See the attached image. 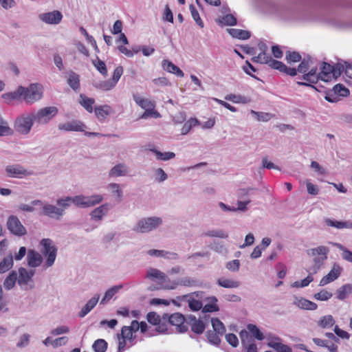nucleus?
<instances>
[{"instance_id": "1", "label": "nucleus", "mask_w": 352, "mask_h": 352, "mask_svg": "<svg viewBox=\"0 0 352 352\" xmlns=\"http://www.w3.org/2000/svg\"><path fill=\"white\" fill-rule=\"evenodd\" d=\"M344 72V66L342 64L337 63L331 65L329 63L323 62L321 72L317 74V68H311L307 74L302 76V79L305 82H297V84L302 86H308L314 88L313 84L318 82L320 79L324 82H329L333 79H337Z\"/></svg>"}, {"instance_id": "19", "label": "nucleus", "mask_w": 352, "mask_h": 352, "mask_svg": "<svg viewBox=\"0 0 352 352\" xmlns=\"http://www.w3.org/2000/svg\"><path fill=\"white\" fill-rule=\"evenodd\" d=\"M6 171L8 176L10 177L22 178L30 175L27 170L19 165L8 166L6 168Z\"/></svg>"}, {"instance_id": "51", "label": "nucleus", "mask_w": 352, "mask_h": 352, "mask_svg": "<svg viewBox=\"0 0 352 352\" xmlns=\"http://www.w3.org/2000/svg\"><path fill=\"white\" fill-rule=\"evenodd\" d=\"M93 64L97 70L104 76L107 75V68L104 61L97 58L96 60H93Z\"/></svg>"}, {"instance_id": "45", "label": "nucleus", "mask_w": 352, "mask_h": 352, "mask_svg": "<svg viewBox=\"0 0 352 352\" xmlns=\"http://www.w3.org/2000/svg\"><path fill=\"white\" fill-rule=\"evenodd\" d=\"M334 323L335 320L331 315L324 316L318 321V325L324 329L333 327Z\"/></svg>"}, {"instance_id": "7", "label": "nucleus", "mask_w": 352, "mask_h": 352, "mask_svg": "<svg viewBox=\"0 0 352 352\" xmlns=\"http://www.w3.org/2000/svg\"><path fill=\"white\" fill-rule=\"evenodd\" d=\"M34 122L32 113L17 118L14 123V129L18 133L26 135L30 131Z\"/></svg>"}, {"instance_id": "29", "label": "nucleus", "mask_w": 352, "mask_h": 352, "mask_svg": "<svg viewBox=\"0 0 352 352\" xmlns=\"http://www.w3.org/2000/svg\"><path fill=\"white\" fill-rule=\"evenodd\" d=\"M94 111L98 120H104L112 112V109L110 106L104 104L96 107Z\"/></svg>"}, {"instance_id": "41", "label": "nucleus", "mask_w": 352, "mask_h": 352, "mask_svg": "<svg viewBox=\"0 0 352 352\" xmlns=\"http://www.w3.org/2000/svg\"><path fill=\"white\" fill-rule=\"evenodd\" d=\"M17 279V274L15 272H12L5 279L3 286L6 289H11L14 287Z\"/></svg>"}, {"instance_id": "11", "label": "nucleus", "mask_w": 352, "mask_h": 352, "mask_svg": "<svg viewBox=\"0 0 352 352\" xmlns=\"http://www.w3.org/2000/svg\"><path fill=\"white\" fill-rule=\"evenodd\" d=\"M7 227L12 234L18 236H23L27 233L25 228L16 216H10L8 218Z\"/></svg>"}, {"instance_id": "22", "label": "nucleus", "mask_w": 352, "mask_h": 352, "mask_svg": "<svg viewBox=\"0 0 352 352\" xmlns=\"http://www.w3.org/2000/svg\"><path fill=\"white\" fill-rule=\"evenodd\" d=\"M162 66L164 70L169 73L174 74L178 77L182 78L184 76L183 71L168 60H164L162 63Z\"/></svg>"}, {"instance_id": "47", "label": "nucleus", "mask_w": 352, "mask_h": 352, "mask_svg": "<svg viewBox=\"0 0 352 352\" xmlns=\"http://www.w3.org/2000/svg\"><path fill=\"white\" fill-rule=\"evenodd\" d=\"M213 331L223 335L225 333L226 329L223 322L217 318H214L211 320Z\"/></svg>"}, {"instance_id": "50", "label": "nucleus", "mask_w": 352, "mask_h": 352, "mask_svg": "<svg viewBox=\"0 0 352 352\" xmlns=\"http://www.w3.org/2000/svg\"><path fill=\"white\" fill-rule=\"evenodd\" d=\"M92 346L96 352H105L107 349V342L103 339H98Z\"/></svg>"}, {"instance_id": "13", "label": "nucleus", "mask_w": 352, "mask_h": 352, "mask_svg": "<svg viewBox=\"0 0 352 352\" xmlns=\"http://www.w3.org/2000/svg\"><path fill=\"white\" fill-rule=\"evenodd\" d=\"M195 297H198L199 294L197 292L192 293L190 294L184 295L181 297H179V300L186 301L188 302L189 308L194 311H199L202 309L203 305L202 302L196 299Z\"/></svg>"}, {"instance_id": "8", "label": "nucleus", "mask_w": 352, "mask_h": 352, "mask_svg": "<svg viewBox=\"0 0 352 352\" xmlns=\"http://www.w3.org/2000/svg\"><path fill=\"white\" fill-rule=\"evenodd\" d=\"M123 74V67L118 66L113 71L112 77L107 80L98 82L96 87L102 91H109L113 89Z\"/></svg>"}, {"instance_id": "33", "label": "nucleus", "mask_w": 352, "mask_h": 352, "mask_svg": "<svg viewBox=\"0 0 352 352\" xmlns=\"http://www.w3.org/2000/svg\"><path fill=\"white\" fill-rule=\"evenodd\" d=\"M80 100L79 103L89 112L92 113L94 111L93 104L95 103V100L92 98H88L84 94L80 95Z\"/></svg>"}, {"instance_id": "55", "label": "nucleus", "mask_w": 352, "mask_h": 352, "mask_svg": "<svg viewBox=\"0 0 352 352\" xmlns=\"http://www.w3.org/2000/svg\"><path fill=\"white\" fill-rule=\"evenodd\" d=\"M220 336V333L214 331H208L206 334L208 341L216 345H219L221 342Z\"/></svg>"}, {"instance_id": "26", "label": "nucleus", "mask_w": 352, "mask_h": 352, "mask_svg": "<svg viewBox=\"0 0 352 352\" xmlns=\"http://www.w3.org/2000/svg\"><path fill=\"white\" fill-rule=\"evenodd\" d=\"M294 305L300 309L306 310H316L318 307V305L315 302L304 298H296Z\"/></svg>"}, {"instance_id": "59", "label": "nucleus", "mask_w": 352, "mask_h": 352, "mask_svg": "<svg viewBox=\"0 0 352 352\" xmlns=\"http://www.w3.org/2000/svg\"><path fill=\"white\" fill-rule=\"evenodd\" d=\"M309 59H303L300 63L298 66V69H296V72L298 71L299 73L303 74L305 75V74H307V72L309 69Z\"/></svg>"}, {"instance_id": "31", "label": "nucleus", "mask_w": 352, "mask_h": 352, "mask_svg": "<svg viewBox=\"0 0 352 352\" xmlns=\"http://www.w3.org/2000/svg\"><path fill=\"white\" fill-rule=\"evenodd\" d=\"M98 300L99 295H96V296L91 298L80 311L79 316L80 318L85 317L92 309H94V307L96 305L97 302H98Z\"/></svg>"}, {"instance_id": "64", "label": "nucleus", "mask_w": 352, "mask_h": 352, "mask_svg": "<svg viewBox=\"0 0 352 352\" xmlns=\"http://www.w3.org/2000/svg\"><path fill=\"white\" fill-rule=\"evenodd\" d=\"M72 202V197H67L65 199H60L57 201V204L62 207L61 209H65L69 207Z\"/></svg>"}, {"instance_id": "40", "label": "nucleus", "mask_w": 352, "mask_h": 352, "mask_svg": "<svg viewBox=\"0 0 352 352\" xmlns=\"http://www.w3.org/2000/svg\"><path fill=\"white\" fill-rule=\"evenodd\" d=\"M13 265V257L10 255L0 262V273L8 272Z\"/></svg>"}, {"instance_id": "27", "label": "nucleus", "mask_w": 352, "mask_h": 352, "mask_svg": "<svg viewBox=\"0 0 352 352\" xmlns=\"http://www.w3.org/2000/svg\"><path fill=\"white\" fill-rule=\"evenodd\" d=\"M325 224L329 227H333L337 229H344V228H352V222L351 221H336L331 219H324Z\"/></svg>"}, {"instance_id": "30", "label": "nucleus", "mask_w": 352, "mask_h": 352, "mask_svg": "<svg viewBox=\"0 0 352 352\" xmlns=\"http://www.w3.org/2000/svg\"><path fill=\"white\" fill-rule=\"evenodd\" d=\"M189 324L191 327V330L197 333L201 334L205 329V325L202 320L199 319H197L195 316L192 318H190Z\"/></svg>"}, {"instance_id": "14", "label": "nucleus", "mask_w": 352, "mask_h": 352, "mask_svg": "<svg viewBox=\"0 0 352 352\" xmlns=\"http://www.w3.org/2000/svg\"><path fill=\"white\" fill-rule=\"evenodd\" d=\"M267 345L269 347L272 348L276 352H292V349L288 345L282 342L281 338L277 336L269 338Z\"/></svg>"}, {"instance_id": "18", "label": "nucleus", "mask_w": 352, "mask_h": 352, "mask_svg": "<svg viewBox=\"0 0 352 352\" xmlns=\"http://www.w3.org/2000/svg\"><path fill=\"white\" fill-rule=\"evenodd\" d=\"M342 268L338 265H334L331 271L322 278L320 281V286H324L329 283L336 280L340 275Z\"/></svg>"}, {"instance_id": "16", "label": "nucleus", "mask_w": 352, "mask_h": 352, "mask_svg": "<svg viewBox=\"0 0 352 352\" xmlns=\"http://www.w3.org/2000/svg\"><path fill=\"white\" fill-rule=\"evenodd\" d=\"M146 278L152 280L157 281L161 285V288L163 289V285L166 283H169L168 280H170L164 273L162 272L157 269L155 268H150L146 274Z\"/></svg>"}, {"instance_id": "2", "label": "nucleus", "mask_w": 352, "mask_h": 352, "mask_svg": "<svg viewBox=\"0 0 352 352\" xmlns=\"http://www.w3.org/2000/svg\"><path fill=\"white\" fill-rule=\"evenodd\" d=\"M43 95V87L39 83H32L28 87L19 86L15 91L4 94L2 97L8 103L23 98L27 104H31L41 100Z\"/></svg>"}, {"instance_id": "20", "label": "nucleus", "mask_w": 352, "mask_h": 352, "mask_svg": "<svg viewBox=\"0 0 352 352\" xmlns=\"http://www.w3.org/2000/svg\"><path fill=\"white\" fill-rule=\"evenodd\" d=\"M85 128V124L79 120H72L58 125V129L65 131H84Z\"/></svg>"}, {"instance_id": "12", "label": "nucleus", "mask_w": 352, "mask_h": 352, "mask_svg": "<svg viewBox=\"0 0 352 352\" xmlns=\"http://www.w3.org/2000/svg\"><path fill=\"white\" fill-rule=\"evenodd\" d=\"M38 18L47 24L56 25L60 23L63 19L62 13L58 10L45 12L39 14Z\"/></svg>"}, {"instance_id": "28", "label": "nucleus", "mask_w": 352, "mask_h": 352, "mask_svg": "<svg viewBox=\"0 0 352 352\" xmlns=\"http://www.w3.org/2000/svg\"><path fill=\"white\" fill-rule=\"evenodd\" d=\"M208 303L202 307V311L204 313H212L217 312L219 310V307L217 305V298L215 296H211L207 298Z\"/></svg>"}, {"instance_id": "34", "label": "nucleus", "mask_w": 352, "mask_h": 352, "mask_svg": "<svg viewBox=\"0 0 352 352\" xmlns=\"http://www.w3.org/2000/svg\"><path fill=\"white\" fill-rule=\"evenodd\" d=\"M217 284L224 288H237L239 287L240 283L239 281L228 279L226 278H219L217 280Z\"/></svg>"}, {"instance_id": "54", "label": "nucleus", "mask_w": 352, "mask_h": 352, "mask_svg": "<svg viewBox=\"0 0 352 352\" xmlns=\"http://www.w3.org/2000/svg\"><path fill=\"white\" fill-rule=\"evenodd\" d=\"M205 236L226 239L228 234L222 230H210L203 234Z\"/></svg>"}, {"instance_id": "48", "label": "nucleus", "mask_w": 352, "mask_h": 352, "mask_svg": "<svg viewBox=\"0 0 352 352\" xmlns=\"http://www.w3.org/2000/svg\"><path fill=\"white\" fill-rule=\"evenodd\" d=\"M285 58L288 63H298L301 60V55L297 52L287 51L285 54Z\"/></svg>"}, {"instance_id": "3", "label": "nucleus", "mask_w": 352, "mask_h": 352, "mask_svg": "<svg viewBox=\"0 0 352 352\" xmlns=\"http://www.w3.org/2000/svg\"><path fill=\"white\" fill-rule=\"evenodd\" d=\"M58 112L57 107L51 106L41 108L37 112L32 113V116L36 124H46L57 115Z\"/></svg>"}, {"instance_id": "15", "label": "nucleus", "mask_w": 352, "mask_h": 352, "mask_svg": "<svg viewBox=\"0 0 352 352\" xmlns=\"http://www.w3.org/2000/svg\"><path fill=\"white\" fill-rule=\"evenodd\" d=\"M169 283L163 285L162 287L164 289H174L178 285H182L186 287H192L195 285L196 281L189 277H184L179 278L177 280L171 281L168 280Z\"/></svg>"}, {"instance_id": "23", "label": "nucleus", "mask_w": 352, "mask_h": 352, "mask_svg": "<svg viewBox=\"0 0 352 352\" xmlns=\"http://www.w3.org/2000/svg\"><path fill=\"white\" fill-rule=\"evenodd\" d=\"M27 258L28 265L32 267L39 266L43 261L41 255L33 250H30L28 251Z\"/></svg>"}, {"instance_id": "53", "label": "nucleus", "mask_w": 352, "mask_h": 352, "mask_svg": "<svg viewBox=\"0 0 352 352\" xmlns=\"http://www.w3.org/2000/svg\"><path fill=\"white\" fill-rule=\"evenodd\" d=\"M336 246L342 251V258L350 263H352V252L340 243H336Z\"/></svg>"}, {"instance_id": "61", "label": "nucleus", "mask_w": 352, "mask_h": 352, "mask_svg": "<svg viewBox=\"0 0 352 352\" xmlns=\"http://www.w3.org/2000/svg\"><path fill=\"white\" fill-rule=\"evenodd\" d=\"M133 331L131 329H129L128 326H124L121 329V333L119 335L122 338L126 340H131L133 338Z\"/></svg>"}, {"instance_id": "38", "label": "nucleus", "mask_w": 352, "mask_h": 352, "mask_svg": "<svg viewBox=\"0 0 352 352\" xmlns=\"http://www.w3.org/2000/svg\"><path fill=\"white\" fill-rule=\"evenodd\" d=\"M67 83L74 91L78 90L80 88L79 75L74 72H71L67 79Z\"/></svg>"}, {"instance_id": "6", "label": "nucleus", "mask_w": 352, "mask_h": 352, "mask_svg": "<svg viewBox=\"0 0 352 352\" xmlns=\"http://www.w3.org/2000/svg\"><path fill=\"white\" fill-rule=\"evenodd\" d=\"M40 245L42 246L43 254L47 256L46 265L50 267L53 265L56 257L57 249L54 245L53 241L50 239H43Z\"/></svg>"}, {"instance_id": "57", "label": "nucleus", "mask_w": 352, "mask_h": 352, "mask_svg": "<svg viewBox=\"0 0 352 352\" xmlns=\"http://www.w3.org/2000/svg\"><path fill=\"white\" fill-rule=\"evenodd\" d=\"M333 294L332 293L326 291V290H321L318 293H316L314 296V298L317 300H327L329 298L332 297Z\"/></svg>"}, {"instance_id": "63", "label": "nucleus", "mask_w": 352, "mask_h": 352, "mask_svg": "<svg viewBox=\"0 0 352 352\" xmlns=\"http://www.w3.org/2000/svg\"><path fill=\"white\" fill-rule=\"evenodd\" d=\"M226 341L233 347H236L239 344L237 336L234 333H228L226 335Z\"/></svg>"}, {"instance_id": "62", "label": "nucleus", "mask_w": 352, "mask_h": 352, "mask_svg": "<svg viewBox=\"0 0 352 352\" xmlns=\"http://www.w3.org/2000/svg\"><path fill=\"white\" fill-rule=\"evenodd\" d=\"M221 23L226 25H234L236 19L232 14H226L222 18Z\"/></svg>"}, {"instance_id": "17", "label": "nucleus", "mask_w": 352, "mask_h": 352, "mask_svg": "<svg viewBox=\"0 0 352 352\" xmlns=\"http://www.w3.org/2000/svg\"><path fill=\"white\" fill-rule=\"evenodd\" d=\"M272 69H277L280 72L285 73L290 76L296 75V69L295 68L288 67L283 62L274 60L272 58L267 64Z\"/></svg>"}, {"instance_id": "24", "label": "nucleus", "mask_w": 352, "mask_h": 352, "mask_svg": "<svg viewBox=\"0 0 352 352\" xmlns=\"http://www.w3.org/2000/svg\"><path fill=\"white\" fill-rule=\"evenodd\" d=\"M33 275V272H29L25 268H20L19 270V276L17 277L19 285L21 287L26 286L32 280Z\"/></svg>"}, {"instance_id": "42", "label": "nucleus", "mask_w": 352, "mask_h": 352, "mask_svg": "<svg viewBox=\"0 0 352 352\" xmlns=\"http://www.w3.org/2000/svg\"><path fill=\"white\" fill-rule=\"evenodd\" d=\"M272 58L271 55L267 54L265 52H262L258 54V56H254L252 58V60L254 63H260V64H266L267 65Z\"/></svg>"}, {"instance_id": "35", "label": "nucleus", "mask_w": 352, "mask_h": 352, "mask_svg": "<svg viewBox=\"0 0 352 352\" xmlns=\"http://www.w3.org/2000/svg\"><path fill=\"white\" fill-rule=\"evenodd\" d=\"M108 208L107 204L101 205L95 208L91 213V218L94 220H101L102 217L107 212Z\"/></svg>"}, {"instance_id": "9", "label": "nucleus", "mask_w": 352, "mask_h": 352, "mask_svg": "<svg viewBox=\"0 0 352 352\" xmlns=\"http://www.w3.org/2000/svg\"><path fill=\"white\" fill-rule=\"evenodd\" d=\"M133 100L137 104L145 110V114L146 116H151L155 118L160 116L159 112L155 110V103L154 101L142 98L137 95L133 96Z\"/></svg>"}, {"instance_id": "10", "label": "nucleus", "mask_w": 352, "mask_h": 352, "mask_svg": "<svg viewBox=\"0 0 352 352\" xmlns=\"http://www.w3.org/2000/svg\"><path fill=\"white\" fill-rule=\"evenodd\" d=\"M102 196L100 195H95L90 197H85L83 195L76 196L72 198V202L76 206L82 208L94 206L102 201Z\"/></svg>"}, {"instance_id": "25", "label": "nucleus", "mask_w": 352, "mask_h": 352, "mask_svg": "<svg viewBox=\"0 0 352 352\" xmlns=\"http://www.w3.org/2000/svg\"><path fill=\"white\" fill-rule=\"evenodd\" d=\"M44 214L52 218L59 219L63 214V209L53 205L47 204L43 206Z\"/></svg>"}, {"instance_id": "5", "label": "nucleus", "mask_w": 352, "mask_h": 352, "mask_svg": "<svg viewBox=\"0 0 352 352\" xmlns=\"http://www.w3.org/2000/svg\"><path fill=\"white\" fill-rule=\"evenodd\" d=\"M162 221L159 217H149L140 220L134 230L138 232L145 233L157 228Z\"/></svg>"}, {"instance_id": "60", "label": "nucleus", "mask_w": 352, "mask_h": 352, "mask_svg": "<svg viewBox=\"0 0 352 352\" xmlns=\"http://www.w3.org/2000/svg\"><path fill=\"white\" fill-rule=\"evenodd\" d=\"M312 273L311 272L309 275H308L305 278L302 280L301 281H296L294 283V286L296 287H305L309 285L314 280V278L311 276Z\"/></svg>"}, {"instance_id": "46", "label": "nucleus", "mask_w": 352, "mask_h": 352, "mask_svg": "<svg viewBox=\"0 0 352 352\" xmlns=\"http://www.w3.org/2000/svg\"><path fill=\"white\" fill-rule=\"evenodd\" d=\"M151 151L155 154L157 159L159 160L166 161L174 158L175 156V154L173 152L162 153L156 149H151Z\"/></svg>"}, {"instance_id": "32", "label": "nucleus", "mask_w": 352, "mask_h": 352, "mask_svg": "<svg viewBox=\"0 0 352 352\" xmlns=\"http://www.w3.org/2000/svg\"><path fill=\"white\" fill-rule=\"evenodd\" d=\"M229 34L233 37L239 39L246 40L250 37V32L240 29H228Z\"/></svg>"}, {"instance_id": "36", "label": "nucleus", "mask_w": 352, "mask_h": 352, "mask_svg": "<svg viewBox=\"0 0 352 352\" xmlns=\"http://www.w3.org/2000/svg\"><path fill=\"white\" fill-rule=\"evenodd\" d=\"M352 292V285L346 284L340 287L337 292V298L339 300H344Z\"/></svg>"}, {"instance_id": "49", "label": "nucleus", "mask_w": 352, "mask_h": 352, "mask_svg": "<svg viewBox=\"0 0 352 352\" xmlns=\"http://www.w3.org/2000/svg\"><path fill=\"white\" fill-rule=\"evenodd\" d=\"M225 99L226 100L231 101L234 103L245 104L249 101L248 99L245 96H242L240 95H235V94H232L226 95L225 96Z\"/></svg>"}, {"instance_id": "37", "label": "nucleus", "mask_w": 352, "mask_h": 352, "mask_svg": "<svg viewBox=\"0 0 352 352\" xmlns=\"http://www.w3.org/2000/svg\"><path fill=\"white\" fill-rule=\"evenodd\" d=\"M148 254L151 256H156V257H164L167 258H175L177 256V254L172 253L169 252H166L164 250H149L147 252Z\"/></svg>"}, {"instance_id": "52", "label": "nucleus", "mask_w": 352, "mask_h": 352, "mask_svg": "<svg viewBox=\"0 0 352 352\" xmlns=\"http://www.w3.org/2000/svg\"><path fill=\"white\" fill-rule=\"evenodd\" d=\"M190 10L192 17L195 20L196 23L201 28H203L204 27V23L203 21L201 20V19L199 16V14L194 5H192V4L190 5Z\"/></svg>"}, {"instance_id": "39", "label": "nucleus", "mask_w": 352, "mask_h": 352, "mask_svg": "<svg viewBox=\"0 0 352 352\" xmlns=\"http://www.w3.org/2000/svg\"><path fill=\"white\" fill-rule=\"evenodd\" d=\"M122 287V285H116V286H113L111 288H110L109 289H108L105 294H104V297L102 298V299L101 300V302L100 303L101 304H104L106 302H107L108 301H109L112 297L118 292V291Z\"/></svg>"}, {"instance_id": "58", "label": "nucleus", "mask_w": 352, "mask_h": 352, "mask_svg": "<svg viewBox=\"0 0 352 352\" xmlns=\"http://www.w3.org/2000/svg\"><path fill=\"white\" fill-rule=\"evenodd\" d=\"M146 319L149 323L153 325H158L161 322L160 316L153 311L148 313Z\"/></svg>"}, {"instance_id": "43", "label": "nucleus", "mask_w": 352, "mask_h": 352, "mask_svg": "<svg viewBox=\"0 0 352 352\" xmlns=\"http://www.w3.org/2000/svg\"><path fill=\"white\" fill-rule=\"evenodd\" d=\"M247 329L249 331L251 335L258 340H263L264 339L263 333L260 331L256 325L249 324L247 325Z\"/></svg>"}, {"instance_id": "44", "label": "nucleus", "mask_w": 352, "mask_h": 352, "mask_svg": "<svg viewBox=\"0 0 352 352\" xmlns=\"http://www.w3.org/2000/svg\"><path fill=\"white\" fill-rule=\"evenodd\" d=\"M126 173V166L123 164H119L111 168L109 175L111 176L119 177L125 175Z\"/></svg>"}, {"instance_id": "21", "label": "nucleus", "mask_w": 352, "mask_h": 352, "mask_svg": "<svg viewBox=\"0 0 352 352\" xmlns=\"http://www.w3.org/2000/svg\"><path fill=\"white\" fill-rule=\"evenodd\" d=\"M169 322L174 326H176L180 332H185L187 330V327L184 324V316L179 313H174L168 318Z\"/></svg>"}, {"instance_id": "56", "label": "nucleus", "mask_w": 352, "mask_h": 352, "mask_svg": "<svg viewBox=\"0 0 352 352\" xmlns=\"http://www.w3.org/2000/svg\"><path fill=\"white\" fill-rule=\"evenodd\" d=\"M333 92L340 96H346L349 94V90L342 84L335 85Z\"/></svg>"}, {"instance_id": "4", "label": "nucleus", "mask_w": 352, "mask_h": 352, "mask_svg": "<svg viewBox=\"0 0 352 352\" xmlns=\"http://www.w3.org/2000/svg\"><path fill=\"white\" fill-rule=\"evenodd\" d=\"M311 254L314 258V265L311 267L308 272H311L312 274H316L318 270L321 267L323 262L327 258V253L329 252L328 248L325 246H318L313 248L311 250Z\"/></svg>"}]
</instances>
